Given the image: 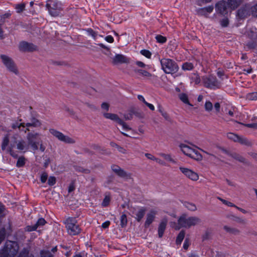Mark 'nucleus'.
Wrapping results in <instances>:
<instances>
[{
  "label": "nucleus",
  "instance_id": "8",
  "mask_svg": "<svg viewBox=\"0 0 257 257\" xmlns=\"http://www.w3.org/2000/svg\"><path fill=\"white\" fill-rule=\"evenodd\" d=\"M66 227L68 233L71 235H75L80 232V228L77 224L76 220L75 218L69 217L65 221Z\"/></svg>",
  "mask_w": 257,
  "mask_h": 257
},
{
  "label": "nucleus",
  "instance_id": "9",
  "mask_svg": "<svg viewBox=\"0 0 257 257\" xmlns=\"http://www.w3.org/2000/svg\"><path fill=\"white\" fill-rule=\"evenodd\" d=\"M49 131L52 136L64 143L72 144L76 142L74 138H71L68 136H65L61 132L54 128H50Z\"/></svg>",
  "mask_w": 257,
  "mask_h": 257
},
{
  "label": "nucleus",
  "instance_id": "19",
  "mask_svg": "<svg viewBox=\"0 0 257 257\" xmlns=\"http://www.w3.org/2000/svg\"><path fill=\"white\" fill-rule=\"evenodd\" d=\"M157 211L155 209H151L147 214V218L145 223V227H148L154 221Z\"/></svg>",
  "mask_w": 257,
  "mask_h": 257
},
{
  "label": "nucleus",
  "instance_id": "35",
  "mask_svg": "<svg viewBox=\"0 0 257 257\" xmlns=\"http://www.w3.org/2000/svg\"><path fill=\"white\" fill-rule=\"evenodd\" d=\"M135 72L136 73H138L142 75L143 76L146 77H150L151 76V74L148 72V71L141 69H137L135 70Z\"/></svg>",
  "mask_w": 257,
  "mask_h": 257
},
{
  "label": "nucleus",
  "instance_id": "50",
  "mask_svg": "<svg viewBox=\"0 0 257 257\" xmlns=\"http://www.w3.org/2000/svg\"><path fill=\"white\" fill-rule=\"evenodd\" d=\"M250 10L252 15L254 17H257V4L252 6L250 8Z\"/></svg>",
  "mask_w": 257,
  "mask_h": 257
},
{
  "label": "nucleus",
  "instance_id": "52",
  "mask_svg": "<svg viewBox=\"0 0 257 257\" xmlns=\"http://www.w3.org/2000/svg\"><path fill=\"white\" fill-rule=\"evenodd\" d=\"M48 184L50 186L54 185L56 183V179L54 177H50L48 179Z\"/></svg>",
  "mask_w": 257,
  "mask_h": 257
},
{
  "label": "nucleus",
  "instance_id": "20",
  "mask_svg": "<svg viewBox=\"0 0 257 257\" xmlns=\"http://www.w3.org/2000/svg\"><path fill=\"white\" fill-rule=\"evenodd\" d=\"M15 144H16V148L18 150L24 152L27 151L29 149V146H30L28 143H27L22 139L15 141Z\"/></svg>",
  "mask_w": 257,
  "mask_h": 257
},
{
  "label": "nucleus",
  "instance_id": "26",
  "mask_svg": "<svg viewBox=\"0 0 257 257\" xmlns=\"http://www.w3.org/2000/svg\"><path fill=\"white\" fill-rule=\"evenodd\" d=\"M145 156L148 159L155 161L156 162H157V163H158L161 165H163V166L166 165V163L164 161L161 160L159 158L155 157L154 156H153L151 154L147 153L145 154Z\"/></svg>",
  "mask_w": 257,
  "mask_h": 257
},
{
  "label": "nucleus",
  "instance_id": "11",
  "mask_svg": "<svg viewBox=\"0 0 257 257\" xmlns=\"http://www.w3.org/2000/svg\"><path fill=\"white\" fill-rule=\"evenodd\" d=\"M1 58L4 65L10 71L15 74H18L17 68L14 61L10 57L6 55H1Z\"/></svg>",
  "mask_w": 257,
  "mask_h": 257
},
{
  "label": "nucleus",
  "instance_id": "44",
  "mask_svg": "<svg viewBox=\"0 0 257 257\" xmlns=\"http://www.w3.org/2000/svg\"><path fill=\"white\" fill-rule=\"evenodd\" d=\"M205 109L207 111H210L213 108V105L209 101H207L205 103Z\"/></svg>",
  "mask_w": 257,
  "mask_h": 257
},
{
  "label": "nucleus",
  "instance_id": "55",
  "mask_svg": "<svg viewBox=\"0 0 257 257\" xmlns=\"http://www.w3.org/2000/svg\"><path fill=\"white\" fill-rule=\"evenodd\" d=\"M11 15V14L10 13H6L5 14H4V15L2 16L1 17V19H0V22L1 23H4V20L6 19V18H8V17H9Z\"/></svg>",
  "mask_w": 257,
  "mask_h": 257
},
{
  "label": "nucleus",
  "instance_id": "7",
  "mask_svg": "<svg viewBox=\"0 0 257 257\" xmlns=\"http://www.w3.org/2000/svg\"><path fill=\"white\" fill-rule=\"evenodd\" d=\"M19 246L16 241H7L3 248L5 256L14 257L18 253Z\"/></svg>",
  "mask_w": 257,
  "mask_h": 257
},
{
  "label": "nucleus",
  "instance_id": "48",
  "mask_svg": "<svg viewBox=\"0 0 257 257\" xmlns=\"http://www.w3.org/2000/svg\"><path fill=\"white\" fill-rule=\"evenodd\" d=\"M46 221H45V220L43 218H41L38 219L37 223L35 224V225H37V228L38 226H43V225H45L46 224Z\"/></svg>",
  "mask_w": 257,
  "mask_h": 257
},
{
  "label": "nucleus",
  "instance_id": "36",
  "mask_svg": "<svg viewBox=\"0 0 257 257\" xmlns=\"http://www.w3.org/2000/svg\"><path fill=\"white\" fill-rule=\"evenodd\" d=\"M41 257H54L53 254L48 250H43L41 251Z\"/></svg>",
  "mask_w": 257,
  "mask_h": 257
},
{
  "label": "nucleus",
  "instance_id": "31",
  "mask_svg": "<svg viewBox=\"0 0 257 257\" xmlns=\"http://www.w3.org/2000/svg\"><path fill=\"white\" fill-rule=\"evenodd\" d=\"M241 2V0H229V4L232 9H236Z\"/></svg>",
  "mask_w": 257,
  "mask_h": 257
},
{
  "label": "nucleus",
  "instance_id": "14",
  "mask_svg": "<svg viewBox=\"0 0 257 257\" xmlns=\"http://www.w3.org/2000/svg\"><path fill=\"white\" fill-rule=\"evenodd\" d=\"M203 80L206 87L211 89H216L219 87V82L217 81L216 78L212 76L203 77Z\"/></svg>",
  "mask_w": 257,
  "mask_h": 257
},
{
  "label": "nucleus",
  "instance_id": "47",
  "mask_svg": "<svg viewBox=\"0 0 257 257\" xmlns=\"http://www.w3.org/2000/svg\"><path fill=\"white\" fill-rule=\"evenodd\" d=\"M87 34L91 36L93 39H96V37L97 36V34L93 31L91 29H88L86 31Z\"/></svg>",
  "mask_w": 257,
  "mask_h": 257
},
{
  "label": "nucleus",
  "instance_id": "30",
  "mask_svg": "<svg viewBox=\"0 0 257 257\" xmlns=\"http://www.w3.org/2000/svg\"><path fill=\"white\" fill-rule=\"evenodd\" d=\"M159 155L162 158H163L165 160H166L167 161L172 162L173 163H175V161L172 158L171 155L170 154H167L164 153H160Z\"/></svg>",
  "mask_w": 257,
  "mask_h": 257
},
{
  "label": "nucleus",
  "instance_id": "62",
  "mask_svg": "<svg viewBox=\"0 0 257 257\" xmlns=\"http://www.w3.org/2000/svg\"><path fill=\"white\" fill-rule=\"evenodd\" d=\"M138 99L140 100V101H141L142 102H143L145 104H146V102H147L145 98L143 96L141 95H139L138 96Z\"/></svg>",
  "mask_w": 257,
  "mask_h": 257
},
{
  "label": "nucleus",
  "instance_id": "2",
  "mask_svg": "<svg viewBox=\"0 0 257 257\" xmlns=\"http://www.w3.org/2000/svg\"><path fill=\"white\" fill-rule=\"evenodd\" d=\"M179 147L182 152L189 158L197 161H200L202 160V156L195 149V148H197L196 147L181 144Z\"/></svg>",
  "mask_w": 257,
  "mask_h": 257
},
{
  "label": "nucleus",
  "instance_id": "33",
  "mask_svg": "<svg viewBox=\"0 0 257 257\" xmlns=\"http://www.w3.org/2000/svg\"><path fill=\"white\" fill-rule=\"evenodd\" d=\"M193 67V64L190 62H186L182 65V69L184 70H191Z\"/></svg>",
  "mask_w": 257,
  "mask_h": 257
},
{
  "label": "nucleus",
  "instance_id": "28",
  "mask_svg": "<svg viewBox=\"0 0 257 257\" xmlns=\"http://www.w3.org/2000/svg\"><path fill=\"white\" fill-rule=\"evenodd\" d=\"M180 99L184 103L192 106L189 101L188 96L185 93H181L179 95Z\"/></svg>",
  "mask_w": 257,
  "mask_h": 257
},
{
  "label": "nucleus",
  "instance_id": "43",
  "mask_svg": "<svg viewBox=\"0 0 257 257\" xmlns=\"http://www.w3.org/2000/svg\"><path fill=\"white\" fill-rule=\"evenodd\" d=\"M110 200V197L108 196H106L104 197V198L101 203V205L103 207H106L109 204Z\"/></svg>",
  "mask_w": 257,
  "mask_h": 257
},
{
  "label": "nucleus",
  "instance_id": "6",
  "mask_svg": "<svg viewBox=\"0 0 257 257\" xmlns=\"http://www.w3.org/2000/svg\"><path fill=\"white\" fill-rule=\"evenodd\" d=\"M62 4L58 0H49L46 7L50 15L53 17L58 16L62 10Z\"/></svg>",
  "mask_w": 257,
  "mask_h": 257
},
{
  "label": "nucleus",
  "instance_id": "57",
  "mask_svg": "<svg viewBox=\"0 0 257 257\" xmlns=\"http://www.w3.org/2000/svg\"><path fill=\"white\" fill-rule=\"evenodd\" d=\"M109 104L106 102H103L101 104V108L106 111H108L109 109Z\"/></svg>",
  "mask_w": 257,
  "mask_h": 257
},
{
  "label": "nucleus",
  "instance_id": "1",
  "mask_svg": "<svg viewBox=\"0 0 257 257\" xmlns=\"http://www.w3.org/2000/svg\"><path fill=\"white\" fill-rule=\"evenodd\" d=\"M200 219L196 216L188 217L185 214L181 216L178 220V225L172 226L175 229H179L181 227L189 228L192 226L198 224L200 222Z\"/></svg>",
  "mask_w": 257,
  "mask_h": 257
},
{
  "label": "nucleus",
  "instance_id": "32",
  "mask_svg": "<svg viewBox=\"0 0 257 257\" xmlns=\"http://www.w3.org/2000/svg\"><path fill=\"white\" fill-rule=\"evenodd\" d=\"M185 207L190 211H195L197 209L196 205L192 203L185 202L184 203Z\"/></svg>",
  "mask_w": 257,
  "mask_h": 257
},
{
  "label": "nucleus",
  "instance_id": "21",
  "mask_svg": "<svg viewBox=\"0 0 257 257\" xmlns=\"http://www.w3.org/2000/svg\"><path fill=\"white\" fill-rule=\"evenodd\" d=\"M218 153H222L226 154L228 156H231L233 158H234L235 159L238 160L240 162H243L244 160V159L241 156H239L238 154L235 153L231 154L227 150L221 148H218Z\"/></svg>",
  "mask_w": 257,
  "mask_h": 257
},
{
  "label": "nucleus",
  "instance_id": "49",
  "mask_svg": "<svg viewBox=\"0 0 257 257\" xmlns=\"http://www.w3.org/2000/svg\"><path fill=\"white\" fill-rule=\"evenodd\" d=\"M156 38L157 41L159 43H163L166 41V39L164 37L161 35H157L156 37Z\"/></svg>",
  "mask_w": 257,
  "mask_h": 257
},
{
  "label": "nucleus",
  "instance_id": "4",
  "mask_svg": "<svg viewBox=\"0 0 257 257\" xmlns=\"http://www.w3.org/2000/svg\"><path fill=\"white\" fill-rule=\"evenodd\" d=\"M28 144L33 150L38 149V146L42 143V134L36 132H29L27 135Z\"/></svg>",
  "mask_w": 257,
  "mask_h": 257
},
{
  "label": "nucleus",
  "instance_id": "56",
  "mask_svg": "<svg viewBox=\"0 0 257 257\" xmlns=\"http://www.w3.org/2000/svg\"><path fill=\"white\" fill-rule=\"evenodd\" d=\"M202 152H203V153L206 154L207 155H208L209 156V159H210V160H212L213 158H215V156L213 154H211V153H208L202 149H199Z\"/></svg>",
  "mask_w": 257,
  "mask_h": 257
},
{
  "label": "nucleus",
  "instance_id": "46",
  "mask_svg": "<svg viewBox=\"0 0 257 257\" xmlns=\"http://www.w3.org/2000/svg\"><path fill=\"white\" fill-rule=\"evenodd\" d=\"M247 14L246 9H239L237 12V15L240 18L244 17Z\"/></svg>",
  "mask_w": 257,
  "mask_h": 257
},
{
  "label": "nucleus",
  "instance_id": "40",
  "mask_svg": "<svg viewBox=\"0 0 257 257\" xmlns=\"http://www.w3.org/2000/svg\"><path fill=\"white\" fill-rule=\"evenodd\" d=\"M6 231L3 228L0 230V244L4 240L6 237Z\"/></svg>",
  "mask_w": 257,
  "mask_h": 257
},
{
  "label": "nucleus",
  "instance_id": "34",
  "mask_svg": "<svg viewBox=\"0 0 257 257\" xmlns=\"http://www.w3.org/2000/svg\"><path fill=\"white\" fill-rule=\"evenodd\" d=\"M185 236V232L184 231H181L179 234H178L177 239H176V243L177 244H180L182 240H183Z\"/></svg>",
  "mask_w": 257,
  "mask_h": 257
},
{
  "label": "nucleus",
  "instance_id": "13",
  "mask_svg": "<svg viewBox=\"0 0 257 257\" xmlns=\"http://www.w3.org/2000/svg\"><path fill=\"white\" fill-rule=\"evenodd\" d=\"M179 170L188 179L196 181L199 179L198 174L192 170L183 167H180Z\"/></svg>",
  "mask_w": 257,
  "mask_h": 257
},
{
  "label": "nucleus",
  "instance_id": "53",
  "mask_svg": "<svg viewBox=\"0 0 257 257\" xmlns=\"http://www.w3.org/2000/svg\"><path fill=\"white\" fill-rule=\"evenodd\" d=\"M48 178V175L46 173H43L41 176V181L42 183H45Z\"/></svg>",
  "mask_w": 257,
  "mask_h": 257
},
{
  "label": "nucleus",
  "instance_id": "59",
  "mask_svg": "<svg viewBox=\"0 0 257 257\" xmlns=\"http://www.w3.org/2000/svg\"><path fill=\"white\" fill-rule=\"evenodd\" d=\"M220 104L218 102H216L214 104V109L215 110V111L216 113H218L219 112L220 110Z\"/></svg>",
  "mask_w": 257,
  "mask_h": 257
},
{
  "label": "nucleus",
  "instance_id": "3",
  "mask_svg": "<svg viewBox=\"0 0 257 257\" xmlns=\"http://www.w3.org/2000/svg\"><path fill=\"white\" fill-rule=\"evenodd\" d=\"M41 125V122L38 119L32 117L29 122L26 123L21 122L20 121L16 122L12 125L13 128H18L20 131H24L26 133L29 131L30 127H38Z\"/></svg>",
  "mask_w": 257,
  "mask_h": 257
},
{
  "label": "nucleus",
  "instance_id": "18",
  "mask_svg": "<svg viewBox=\"0 0 257 257\" xmlns=\"http://www.w3.org/2000/svg\"><path fill=\"white\" fill-rule=\"evenodd\" d=\"M19 48L22 51H33L37 49L36 46L34 44L26 42L20 43Z\"/></svg>",
  "mask_w": 257,
  "mask_h": 257
},
{
  "label": "nucleus",
  "instance_id": "17",
  "mask_svg": "<svg viewBox=\"0 0 257 257\" xmlns=\"http://www.w3.org/2000/svg\"><path fill=\"white\" fill-rule=\"evenodd\" d=\"M111 169L113 172L122 178L125 179H130L131 178V175L130 173L125 172L117 165H112L111 166Z\"/></svg>",
  "mask_w": 257,
  "mask_h": 257
},
{
  "label": "nucleus",
  "instance_id": "61",
  "mask_svg": "<svg viewBox=\"0 0 257 257\" xmlns=\"http://www.w3.org/2000/svg\"><path fill=\"white\" fill-rule=\"evenodd\" d=\"M110 223V222L109 221H106L102 223V227L104 228H106L109 226Z\"/></svg>",
  "mask_w": 257,
  "mask_h": 257
},
{
  "label": "nucleus",
  "instance_id": "42",
  "mask_svg": "<svg viewBox=\"0 0 257 257\" xmlns=\"http://www.w3.org/2000/svg\"><path fill=\"white\" fill-rule=\"evenodd\" d=\"M25 160L24 157H20L17 162V166L18 167H21L25 165Z\"/></svg>",
  "mask_w": 257,
  "mask_h": 257
},
{
  "label": "nucleus",
  "instance_id": "51",
  "mask_svg": "<svg viewBox=\"0 0 257 257\" xmlns=\"http://www.w3.org/2000/svg\"><path fill=\"white\" fill-rule=\"evenodd\" d=\"M37 229V225H28L26 227V230L28 231H32Z\"/></svg>",
  "mask_w": 257,
  "mask_h": 257
},
{
  "label": "nucleus",
  "instance_id": "63",
  "mask_svg": "<svg viewBox=\"0 0 257 257\" xmlns=\"http://www.w3.org/2000/svg\"><path fill=\"white\" fill-rule=\"evenodd\" d=\"M151 110H155V106L151 103H149L148 102H146L145 104Z\"/></svg>",
  "mask_w": 257,
  "mask_h": 257
},
{
  "label": "nucleus",
  "instance_id": "41",
  "mask_svg": "<svg viewBox=\"0 0 257 257\" xmlns=\"http://www.w3.org/2000/svg\"><path fill=\"white\" fill-rule=\"evenodd\" d=\"M140 53L142 55L145 56L147 58H151V57L152 53L149 50L144 49L141 50Z\"/></svg>",
  "mask_w": 257,
  "mask_h": 257
},
{
  "label": "nucleus",
  "instance_id": "45",
  "mask_svg": "<svg viewBox=\"0 0 257 257\" xmlns=\"http://www.w3.org/2000/svg\"><path fill=\"white\" fill-rule=\"evenodd\" d=\"M218 199L220 200L224 204H225L226 205H227L228 206H229V207H234V206H235V205L233 203L229 202V201H228L226 200H224L223 199H222L220 197H218Z\"/></svg>",
  "mask_w": 257,
  "mask_h": 257
},
{
  "label": "nucleus",
  "instance_id": "23",
  "mask_svg": "<svg viewBox=\"0 0 257 257\" xmlns=\"http://www.w3.org/2000/svg\"><path fill=\"white\" fill-rule=\"evenodd\" d=\"M146 212V209L144 207H138L135 209V214L136 219L138 221H140L144 216Z\"/></svg>",
  "mask_w": 257,
  "mask_h": 257
},
{
  "label": "nucleus",
  "instance_id": "38",
  "mask_svg": "<svg viewBox=\"0 0 257 257\" xmlns=\"http://www.w3.org/2000/svg\"><path fill=\"white\" fill-rule=\"evenodd\" d=\"M247 98L251 100H257V92H254L247 94Z\"/></svg>",
  "mask_w": 257,
  "mask_h": 257
},
{
  "label": "nucleus",
  "instance_id": "25",
  "mask_svg": "<svg viewBox=\"0 0 257 257\" xmlns=\"http://www.w3.org/2000/svg\"><path fill=\"white\" fill-rule=\"evenodd\" d=\"M213 6H210L203 8L200 9L198 10V13L199 15L207 16L210 14L213 10Z\"/></svg>",
  "mask_w": 257,
  "mask_h": 257
},
{
  "label": "nucleus",
  "instance_id": "58",
  "mask_svg": "<svg viewBox=\"0 0 257 257\" xmlns=\"http://www.w3.org/2000/svg\"><path fill=\"white\" fill-rule=\"evenodd\" d=\"M105 40L108 43H112L114 41L113 38L110 35L107 36Z\"/></svg>",
  "mask_w": 257,
  "mask_h": 257
},
{
  "label": "nucleus",
  "instance_id": "64",
  "mask_svg": "<svg viewBox=\"0 0 257 257\" xmlns=\"http://www.w3.org/2000/svg\"><path fill=\"white\" fill-rule=\"evenodd\" d=\"M189 246V243L187 240H185L183 243V247L184 249H187Z\"/></svg>",
  "mask_w": 257,
  "mask_h": 257
},
{
  "label": "nucleus",
  "instance_id": "16",
  "mask_svg": "<svg viewBox=\"0 0 257 257\" xmlns=\"http://www.w3.org/2000/svg\"><path fill=\"white\" fill-rule=\"evenodd\" d=\"M226 137L231 141L239 143L242 145H248L249 144L248 141L245 138L239 136L237 134L233 133H227Z\"/></svg>",
  "mask_w": 257,
  "mask_h": 257
},
{
  "label": "nucleus",
  "instance_id": "29",
  "mask_svg": "<svg viewBox=\"0 0 257 257\" xmlns=\"http://www.w3.org/2000/svg\"><path fill=\"white\" fill-rule=\"evenodd\" d=\"M26 4L25 3H21L17 4L15 6V8L18 13H21L25 9Z\"/></svg>",
  "mask_w": 257,
  "mask_h": 257
},
{
  "label": "nucleus",
  "instance_id": "27",
  "mask_svg": "<svg viewBox=\"0 0 257 257\" xmlns=\"http://www.w3.org/2000/svg\"><path fill=\"white\" fill-rule=\"evenodd\" d=\"M224 229L226 231L228 232H229L230 233L233 234H237L239 232V231L238 229L231 227L228 226H224Z\"/></svg>",
  "mask_w": 257,
  "mask_h": 257
},
{
  "label": "nucleus",
  "instance_id": "37",
  "mask_svg": "<svg viewBox=\"0 0 257 257\" xmlns=\"http://www.w3.org/2000/svg\"><path fill=\"white\" fill-rule=\"evenodd\" d=\"M238 125H243V126H246L248 127H253L254 126V124H251V123L244 124V123H241V122H239L238 121H235L234 122V126L235 127H236L238 130H239V129H240V128L239 127H238Z\"/></svg>",
  "mask_w": 257,
  "mask_h": 257
},
{
  "label": "nucleus",
  "instance_id": "22",
  "mask_svg": "<svg viewBox=\"0 0 257 257\" xmlns=\"http://www.w3.org/2000/svg\"><path fill=\"white\" fill-rule=\"evenodd\" d=\"M113 62L115 64L127 63L129 62V60L123 55L117 54L113 57Z\"/></svg>",
  "mask_w": 257,
  "mask_h": 257
},
{
  "label": "nucleus",
  "instance_id": "12",
  "mask_svg": "<svg viewBox=\"0 0 257 257\" xmlns=\"http://www.w3.org/2000/svg\"><path fill=\"white\" fill-rule=\"evenodd\" d=\"M9 135H6L3 138L2 143V149L4 151L7 149L8 152L10 154V155L14 157L17 158L18 154L14 151V147L15 146L14 145L11 144L9 146Z\"/></svg>",
  "mask_w": 257,
  "mask_h": 257
},
{
  "label": "nucleus",
  "instance_id": "54",
  "mask_svg": "<svg viewBox=\"0 0 257 257\" xmlns=\"http://www.w3.org/2000/svg\"><path fill=\"white\" fill-rule=\"evenodd\" d=\"M220 24L222 27H226L228 24V20L227 19H224L220 22Z\"/></svg>",
  "mask_w": 257,
  "mask_h": 257
},
{
  "label": "nucleus",
  "instance_id": "5",
  "mask_svg": "<svg viewBox=\"0 0 257 257\" xmlns=\"http://www.w3.org/2000/svg\"><path fill=\"white\" fill-rule=\"evenodd\" d=\"M162 70L165 73L172 74L176 72L178 66L176 63L172 59L163 58L160 60Z\"/></svg>",
  "mask_w": 257,
  "mask_h": 257
},
{
  "label": "nucleus",
  "instance_id": "15",
  "mask_svg": "<svg viewBox=\"0 0 257 257\" xmlns=\"http://www.w3.org/2000/svg\"><path fill=\"white\" fill-rule=\"evenodd\" d=\"M228 8H230L231 10L234 9L231 8L230 5L229 4V0H228L227 3L225 1H220L217 3L215 5L216 12L223 15L227 13V10Z\"/></svg>",
  "mask_w": 257,
  "mask_h": 257
},
{
  "label": "nucleus",
  "instance_id": "60",
  "mask_svg": "<svg viewBox=\"0 0 257 257\" xmlns=\"http://www.w3.org/2000/svg\"><path fill=\"white\" fill-rule=\"evenodd\" d=\"M136 64L140 67L144 68L146 66V65L141 61H138L136 62Z\"/></svg>",
  "mask_w": 257,
  "mask_h": 257
},
{
  "label": "nucleus",
  "instance_id": "39",
  "mask_svg": "<svg viewBox=\"0 0 257 257\" xmlns=\"http://www.w3.org/2000/svg\"><path fill=\"white\" fill-rule=\"evenodd\" d=\"M127 223V218L125 214H122L120 217V225L122 227H124Z\"/></svg>",
  "mask_w": 257,
  "mask_h": 257
},
{
  "label": "nucleus",
  "instance_id": "24",
  "mask_svg": "<svg viewBox=\"0 0 257 257\" xmlns=\"http://www.w3.org/2000/svg\"><path fill=\"white\" fill-rule=\"evenodd\" d=\"M167 223V220L164 219L160 223L158 227V235L160 237H162L164 234V232L166 229Z\"/></svg>",
  "mask_w": 257,
  "mask_h": 257
},
{
  "label": "nucleus",
  "instance_id": "10",
  "mask_svg": "<svg viewBox=\"0 0 257 257\" xmlns=\"http://www.w3.org/2000/svg\"><path fill=\"white\" fill-rule=\"evenodd\" d=\"M103 115L105 118L111 119L121 125L123 131H131L132 132H133V130H132V128L128 125H127L126 123H125L122 119H121L117 115L111 113H104Z\"/></svg>",
  "mask_w": 257,
  "mask_h": 257
}]
</instances>
